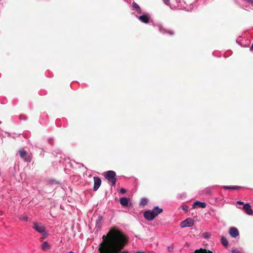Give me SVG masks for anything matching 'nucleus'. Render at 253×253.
<instances>
[{"instance_id": "obj_22", "label": "nucleus", "mask_w": 253, "mask_h": 253, "mask_svg": "<svg viewBox=\"0 0 253 253\" xmlns=\"http://www.w3.org/2000/svg\"><path fill=\"white\" fill-rule=\"evenodd\" d=\"M203 192L206 194H210L211 193V190L209 188H206Z\"/></svg>"}, {"instance_id": "obj_2", "label": "nucleus", "mask_w": 253, "mask_h": 253, "mask_svg": "<svg viewBox=\"0 0 253 253\" xmlns=\"http://www.w3.org/2000/svg\"><path fill=\"white\" fill-rule=\"evenodd\" d=\"M115 176L116 173L113 170H109L106 173V178L112 183L113 186H115L116 183L117 179Z\"/></svg>"}, {"instance_id": "obj_32", "label": "nucleus", "mask_w": 253, "mask_h": 253, "mask_svg": "<svg viewBox=\"0 0 253 253\" xmlns=\"http://www.w3.org/2000/svg\"><path fill=\"white\" fill-rule=\"evenodd\" d=\"M187 208V207H185H185H183V209L184 210H186Z\"/></svg>"}, {"instance_id": "obj_1", "label": "nucleus", "mask_w": 253, "mask_h": 253, "mask_svg": "<svg viewBox=\"0 0 253 253\" xmlns=\"http://www.w3.org/2000/svg\"><path fill=\"white\" fill-rule=\"evenodd\" d=\"M102 240L98 246L99 253H129L127 251H122L128 240L119 230L111 228L106 235L102 236Z\"/></svg>"}, {"instance_id": "obj_9", "label": "nucleus", "mask_w": 253, "mask_h": 253, "mask_svg": "<svg viewBox=\"0 0 253 253\" xmlns=\"http://www.w3.org/2000/svg\"><path fill=\"white\" fill-rule=\"evenodd\" d=\"M138 19L141 22L147 24L149 22L150 16L148 14H143L139 16Z\"/></svg>"}, {"instance_id": "obj_26", "label": "nucleus", "mask_w": 253, "mask_h": 253, "mask_svg": "<svg viewBox=\"0 0 253 253\" xmlns=\"http://www.w3.org/2000/svg\"><path fill=\"white\" fill-rule=\"evenodd\" d=\"M102 219V216H98V217L96 220L97 223H98L99 222H100L101 221Z\"/></svg>"}, {"instance_id": "obj_25", "label": "nucleus", "mask_w": 253, "mask_h": 253, "mask_svg": "<svg viewBox=\"0 0 253 253\" xmlns=\"http://www.w3.org/2000/svg\"><path fill=\"white\" fill-rule=\"evenodd\" d=\"M232 253H241L239 250L237 249H233L232 250Z\"/></svg>"}, {"instance_id": "obj_13", "label": "nucleus", "mask_w": 253, "mask_h": 253, "mask_svg": "<svg viewBox=\"0 0 253 253\" xmlns=\"http://www.w3.org/2000/svg\"><path fill=\"white\" fill-rule=\"evenodd\" d=\"M206 203L205 202H201L199 201H197L194 203L193 204V208H196L197 206H198L199 207L202 208H205L206 207Z\"/></svg>"}, {"instance_id": "obj_6", "label": "nucleus", "mask_w": 253, "mask_h": 253, "mask_svg": "<svg viewBox=\"0 0 253 253\" xmlns=\"http://www.w3.org/2000/svg\"><path fill=\"white\" fill-rule=\"evenodd\" d=\"M94 180V186H93V190L96 191L98 190L99 187L100 186L101 183V179L97 176H94L93 177Z\"/></svg>"}, {"instance_id": "obj_18", "label": "nucleus", "mask_w": 253, "mask_h": 253, "mask_svg": "<svg viewBox=\"0 0 253 253\" xmlns=\"http://www.w3.org/2000/svg\"><path fill=\"white\" fill-rule=\"evenodd\" d=\"M147 202H148V200L147 199L142 198V199H141V200L140 201V205L141 206H145V205L147 204Z\"/></svg>"}, {"instance_id": "obj_15", "label": "nucleus", "mask_w": 253, "mask_h": 253, "mask_svg": "<svg viewBox=\"0 0 253 253\" xmlns=\"http://www.w3.org/2000/svg\"><path fill=\"white\" fill-rule=\"evenodd\" d=\"M221 242L224 247H227L228 246V242L226 238L224 236L221 237Z\"/></svg>"}, {"instance_id": "obj_31", "label": "nucleus", "mask_w": 253, "mask_h": 253, "mask_svg": "<svg viewBox=\"0 0 253 253\" xmlns=\"http://www.w3.org/2000/svg\"><path fill=\"white\" fill-rule=\"evenodd\" d=\"M169 33L170 35H173V32H170V31H169Z\"/></svg>"}, {"instance_id": "obj_5", "label": "nucleus", "mask_w": 253, "mask_h": 253, "mask_svg": "<svg viewBox=\"0 0 253 253\" xmlns=\"http://www.w3.org/2000/svg\"><path fill=\"white\" fill-rule=\"evenodd\" d=\"M20 156L26 162H30L31 157L28 153L25 150L21 149L19 151Z\"/></svg>"}, {"instance_id": "obj_30", "label": "nucleus", "mask_w": 253, "mask_h": 253, "mask_svg": "<svg viewBox=\"0 0 253 253\" xmlns=\"http://www.w3.org/2000/svg\"><path fill=\"white\" fill-rule=\"evenodd\" d=\"M251 50H253V43L252 44L251 47Z\"/></svg>"}, {"instance_id": "obj_4", "label": "nucleus", "mask_w": 253, "mask_h": 253, "mask_svg": "<svg viewBox=\"0 0 253 253\" xmlns=\"http://www.w3.org/2000/svg\"><path fill=\"white\" fill-rule=\"evenodd\" d=\"M194 224V220L191 218H188L184 221H182L180 223V227L181 228H185L186 227L192 226Z\"/></svg>"}, {"instance_id": "obj_11", "label": "nucleus", "mask_w": 253, "mask_h": 253, "mask_svg": "<svg viewBox=\"0 0 253 253\" xmlns=\"http://www.w3.org/2000/svg\"><path fill=\"white\" fill-rule=\"evenodd\" d=\"M153 213L155 217L157 216L158 214L163 212V210L162 209L159 208V207L157 206L154 207V208L151 211Z\"/></svg>"}, {"instance_id": "obj_14", "label": "nucleus", "mask_w": 253, "mask_h": 253, "mask_svg": "<svg viewBox=\"0 0 253 253\" xmlns=\"http://www.w3.org/2000/svg\"><path fill=\"white\" fill-rule=\"evenodd\" d=\"M50 247V245L46 241L43 242V243L42 244V248L44 251L49 249Z\"/></svg>"}, {"instance_id": "obj_16", "label": "nucleus", "mask_w": 253, "mask_h": 253, "mask_svg": "<svg viewBox=\"0 0 253 253\" xmlns=\"http://www.w3.org/2000/svg\"><path fill=\"white\" fill-rule=\"evenodd\" d=\"M223 188L224 189L237 190V189H238L240 188V187L236 186H224Z\"/></svg>"}, {"instance_id": "obj_3", "label": "nucleus", "mask_w": 253, "mask_h": 253, "mask_svg": "<svg viewBox=\"0 0 253 253\" xmlns=\"http://www.w3.org/2000/svg\"><path fill=\"white\" fill-rule=\"evenodd\" d=\"M33 228L40 233H43L45 231V229L42 223L37 222H33Z\"/></svg>"}, {"instance_id": "obj_21", "label": "nucleus", "mask_w": 253, "mask_h": 253, "mask_svg": "<svg viewBox=\"0 0 253 253\" xmlns=\"http://www.w3.org/2000/svg\"><path fill=\"white\" fill-rule=\"evenodd\" d=\"M173 2L172 5H173V7H171V8H176L178 7V2H180V1H172Z\"/></svg>"}, {"instance_id": "obj_17", "label": "nucleus", "mask_w": 253, "mask_h": 253, "mask_svg": "<svg viewBox=\"0 0 253 253\" xmlns=\"http://www.w3.org/2000/svg\"><path fill=\"white\" fill-rule=\"evenodd\" d=\"M207 249L201 248L195 250L194 253H207Z\"/></svg>"}, {"instance_id": "obj_24", "label": "nucleus", "mask_w": 253, "mask_h": 253, "mask_svg": "<svg viewBox=\"0 0 253 253\" xmlns=\"http://www.w3.org/2000/svg\"><path fill=\"white\" fill-rule=\"evenodd\" d=\"M126 192V190L124 189V188H121L120 190V193L122 194H125Z\"/></svg>"}, {"instance_id": "obj_10", "label": "nucleus", "mask_w": 253, "mask_h": 253, "mask_svg": "<svg viewBox=\"0 0 253 253\" xmlns=\"http://www.w3.org/2000/svg\"><path fill=\"white\" fill-rule=\"evenodd\" d=\"M243 209L248 214L251 215L253 213V210L251 206L249 204H246L244 205Z\"/></svg>"}, {"instance_id": "obj_33", "label": "nucleus", "mask_w": 253, "mask_h": 253, "mask_svg": "<svg viewBox=\"0 0 253 253\" xmlns=\"http://www.w3.org/2000/svg\"><path fill=\"white\" fill-rule=\"evenodd\" d=\"M137 253H141V252H138Z\"/></svg>"}, {"instance_id": "obj_27", "label": "nucleus", "mask_w": 253, "mask_h": 253, "mask_svg": "<svg viewBox=\"0 0 253 253\" xmlns=\"http://www.w3.org/2000/svg\"><path fill=\"white\" fill-rule=\"evenodd\" d=\"M165 3H166L167 5H169V4H170V7H171V3H170V1H168V0L165 1Z\"/></svg>"}, {"instance_id": "obj_23", "label": "nucleus", "mask_w": 253, "mask_h": 253, "mask_svg": "<svg viewBox=\"0 0 253 253\" xmlns=\"http://www.w3.org/2000/svg\"><path fill=\"white\" fill-rule=\"evenodd\" d=\"M168 250L169 252H172L174 250V246L172 245L168 247Z\"/></svg>"}, {"instance_id": "obj_20", "label": "nucleus", "mask_w": 253, "mask_h": 253, "mask_svg": "<svg viewBox=\"0 0 253 253\" xmlns=\"http://www.w3.org/2000/svg\"><path fill=\"white\" fill-rule=\"evenodd\" d=\"M19 219L23 221H28L30 220L29 218L26 215H21L19 217Z\"/></svg>"}, {"instance_id": "obj_28", "label": "nucleus", "mask_w": 253, "mask_h": 253, "mask_svg": "<svg viewBox=\"0 0 253 253\" xmlns=\"http://www.w3.org/2000/svg\"><path fill=\"white\" fill-rule=\"evenodd\" d=\"M237 203L239 205H243L244 203L241 201H237Z\"/></svg>"}, {"instance_id": "obj_12", "label": "nucleus", "mask_w": 253, "mask_h": 253, "mask_svg": "<svg viewBox=\"0 0 253 253\" xmlns=\"http://www.w3.org/2000/svg\"><path fill=\"white\" fill-rule=\"evenodd\" d=\"M121 205L123 207H127L129 205L128 199L126 197H122L120 199Z\"/></svg>"}, {"instance_id": "obj_29", "label": "nucleus", "mask_w": 253, "mask_h": 253, "mask_svg": "<svg viewBox=\"0 0 253 253\" xmlns=\"http://www.w3.org/2000/svg\"><path fill=\"white\" fill-rule=\"evenodd\" d=\"M207 253H213L210 250H207Z\"/></svg>"}, {"instance_id": "obj_19", "label": "nucleus", "mask_w": 253, "mask_h": 253, "mask_svg": "<svg viewBox=\"0 0 253 253\" xmlns=\"http://www.w3.org/2000/svg\"><path fill=\"white\" fill-rule=\"evenodd\" d=\"M132 6L134 8V9L137 10L139 13L141 12L140 7L136 3L133 2L132 4Z\"/></svg>"}, {"instance_id": "obj_7", "label": "nucleus", "mask_w": 253, "mask_h": 253, "mask_svg": "<svg viewBox=\"0 0 253 253\" xmlns=\"http://www.w3.org/2000/svg\"><path fill=\"white\" fill-rule=\"evenodd\" d=\"M229 233L233 238H236L239 235L238 230L234 227H232L229 229Z\"/></svg>"}, {"instance_id": "obj_8", "label": "nucleus", "mask_w": 253, "mask_h": 253, "mask_svg": "<svg viewBox=\"0 0 253 253\" xmlns=\"http://www.w3.org/2000/svg\"><path fill=\"white\" fill-rule=\"evenodd\" d=\"M144 217L148 220H152L155 216L151 211H146L144 212Z\"/></svg>"}]
</instances>
